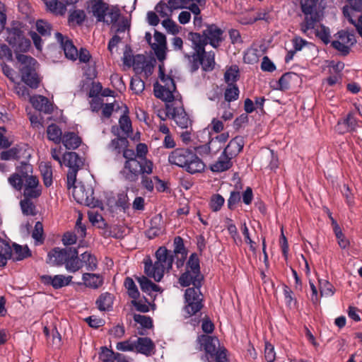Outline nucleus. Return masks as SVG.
<instances>
[{"mask_svg": "<svg viewBox=\"0 0 362 362\" xmlns=\"http://www.w3.org/2000/svg\"><path fill=\"white\" fill-rule=\"evenodd\" d=\"M188 39L192 42L194 50L192 54L185 53V57L190 64L192 71L198 70L199 66L205 71H212L216 65L215 53L213 51L206 52V43L197 34H189Z\"/></svg>", "mask_w": 362, "mask_h": 362, "instance_id": "1", "label": "nucleus"}, {"mask_svg": "<svg viewBox=\"0 0 362 362\" xmlns=\"http://www.w3.org/2000/svg\"><path fill=\"white\" fill-rule=\"evenodd\" d=\"M123 158L125 160L119 175L124 180L136 182L141 174L153 173V163L151 160H138L134 150H125Z\"/></svg>", "mask_w": 362, "mask_h": 362, "instance_id": "2", "label": "nucleus"}, {"mask_svg": "<svg viewBox=\"0 0 362 362\" xmlns=\"http://www.w3.org/2000/svg\"><path fill=\"white\" fill-rule=\"evenodd\" d=\"M168 162L171 165L183 168L190 174L202 173L205 169V164L202 160L189 148H175L170 153Z\"/></svg>", "mask_w": 362, "mask_h": 362, "instance_id": "3", "label": "nucleus"}, {"mask_svg": "<svg viewBox=\"0 0 362 362\" xmlns=\"http://www.w3.org/2000/svg\"><path fill=\"white\" fill-rule=\"evenodd\" d=\"M156 261L154 264L150 257L144 259V272L156 281H160L165 271L171 269L174 261L173 252L165 247H160L156 252Z\"/></svg>", "mask_w": 362, "mask_h": 362, "instance_id": "4", "label": "nucleus"}, {"mask_svg": "<svg viewBox=\"0 0 362 362\" xmlns=\"http://www.w3.org/2000/svg\"><path fill=\"white\" fill-rule=\"evenodd\" d=\"M197 341L200 349L205 351V356L202 357V360L208 362H229L227 350L220 346L217 337L203 334L198 337Z\"/></svg>", "mask_w": 362, "mask_h": 362, "instance_id": "5", "label": "nucleus"}, {"mask_svg": "<svg viewBox=\"0 0 362 362\" xmlns=\"http://www.w3.org/2000/svg\"><path fill=\"white\" fill-rule=\"evenodd\" d=\"M89 9L98 22H103L107 25H115L121 16L117 6H110L103 0H90Z\"/></svg>", "mask_w": 362, "mask_h": 362, "instance_id": "6", "label": "nucleus"}, {"mask_svg": "<svg viewBox=\"0 0 362 362\" xmlns=\"http://www.w3.org/2000/svg\"><path fill=\"white\" fill-rule=\"evenodd\" d=\"M159 78L161 83L156 81L153 84L154 95L167 103H175L177 100H182L180 93L176 90V86L173 78L165 74L160 66Z\"/></svg>", "mask_w": 362, "mask_h": 362, "instance_id": "7", "label": "nucleus"}, {"mask_svg": "<svg viewBox=\"0 0 362 362\" xmlns=\"http://www.w3.org/2000/svg\"><path fill=\"white\" fill-rule=\"evenodd\" d=\"M16 54V59L20 64L19 71L22 81L32 88L39 86L40 78L36 73L37 61L30 56L20 52Z\"/></svg>", "mask_w": 362, "mask_h": 362, "instance_id": "8", "label": "nucleus"}, {"mask_svg": "<svg viewBox=\"0 0 362 362\" xmlns=\"http://www.w3.org/2000/svg\"><path fill=\"white\" fill-rule=\"evenodd\" d=\"M6 42L12 47L16 53L26 52L30 47V41L24 35L19 23H13L6 29Z\"/></svg>", "mask_w": 362, "mask_h": 362, "instance_id": "9", "label": "nucleus"}, {"mask_svg": "<svg viewBox=\"0 0 362 362\" xmlns=\"http://www.w3.org/2000/svg\"><path fill=\"white\" fill-rule=\"evenodd\" d=\"M319 0H301L300 8L305 16L304 20L300 24V30L306 34L308 30L315 28L319 21V15L317 12V5Z\"/></svg>", "mask_w": 362, "mask_h": 362, "instance_id": "10", "label": "nucleus"}, {"mask_svg": "<svg viewBox=\"0 0 362 362\" xmlns=\"http://www.w3.org/2000/svg\"><path fill=\"white\" fill-rule=\"evenodd\" d=\"M62 164L69 168L67 173V187L75 184L78 170L83 166V161L76 152H66L62 156Z\"/></svg>", "mask_w": 362, "mask_h": 362, "instance_id": "11", "label": "nucleus"}, {"mask_svg": "<svg viewBox=\"0 0 362 362\" xmlns=\"http://www.w3.org/2000/svg\"><path fill=\"white\" fill-rule=\"evenodd\" d=\"M71 187H73V197L78 204H83L90 208H95L101 204V202L93 197V189L92 187L89 186L86 187L82 184L77 185L74 184L71 188Z\"/></svg>", "mask_w": 362, "mask_h": 362, "instance_id": "12", "label": "nucleus"}, {"mask_svg": "<svg viewBox=\"0 0 362 362\" xmlns=\"http://www.w3.org/2000/svg\"><path fill=\"white\" fill-rule=\"evenodd\" d=\"M335 39L331 42L333 48L343 56H346L351 51V47L356 43L354 33L347 30H340L335 35Z\"/></svg>", "mask_w": 362, "mask_h": 362, "instance_id": "13", "label": "nucleus"}, {"mask_svg": "<svg viewBox=\"0 0 362 362\" xmlns=\"http://www.w3.org/2000/svg\"><path fill=\"white\" fill-rule=\"evenodd\" d=\"M32 173V165L26 162H21L16 166V172L8 178V182L13 188L20 191L23 187V180L33 176Z\"/></svg>", "mask_w": 362, "mask_h": 362, "instance_id": "14", "label": "nucleus"}, {"mask_svg": "<svg viewBox=\"0 0 362 362\" xmlns=\"http://www.w3.org/2000/svg\"><path fill=\"white\" fill-rule=\"evenodd\" d=\"M223 31L221 28L211 24L207 25L202 34L198 33H189V34H197L204 40L206 45L210 44L213 47L217 48L223 40Z\"/></svg>", "mask_w": 362, "mask_h": 362, "instance_id": "15", "label": "nucleus"}, {"mask_svg": "<svg viewBox=\"0 0 362 362\" xmlns=\"http://www.w3.org/2000/svg\"><path fill=\"white\" fill-rule=\"evenodd\" d=\"M170 119L182 129H187L191 124L192 122L183 107L182 100H177L174 103Z\"/></svg>", "mask_w": 362, "mask_h": 362, "instance_id": "16", "label": "nucleus"}, {"mask_svg": "<svg viewBox=\"0 0 362 362\" xmlns=\"http://www.w3.org/2000/svg\"><path fill=\"white\" fill-rule=\"evenodd\" d=\"M358 127V121L353 112H349L346 116L339 119L336 125V131L344 134L348 132H356Z\"/></svg>", "mask_w": 362, "mask_h": 362, "instance_id": "17", "label": "nucleus"}, {"mask_svg": "<svg viewBox=\"0 0 362 362\" xmlns=\"http://www.w3.org/2000/svg\"><path fill=\"white\" fill-rule=\"evenodd\" d=\"M72 276L57 275H42L40 277V281L45 286H51L54 289H59L69 285L72 280Z\"/></svg>", "mask_w": 362, "mask_h": 362, "instance_id": "18", "label": "nucleus"}, {"mask_svg": "<svg viewBox=\"0 0 362 362\" xmlns=\"http://www.w3.org/2000/svg\"><path fill=\"white\" fill-rule=\"evenodd\" d=\"M55 38L59 43L61 48L64 50L66 57L73 61L76 60L78 58V50L72 41L58 32L55 33Z\"/></svg>", "mask_w": 362, "mask_h": 362, "instance_id": "19", "label": "nucleus"}, {"mask_svg": "<svg viewBox=\"0 0 362 362\" xmlns=\"http://www.w3.org/2000/svg\"><path fill=\"white\" fill-rule=\"evenodd\" d=\"M23 196L25 198H37L41 194L39 181L35 176H31L23 180Z\"/></svg>", "mask_w": 362, "mask_h": 362, "instance_id": "20", "label": "nucleus"}, {"mask_svg": "<svg viewBox=\"0 0 362 362\" xmlns=\"http://www.w3.org/2000/svg\"><path fill=\"white\" fill-rule=\"evenodd\" d=\"M199 276H197V274H194V272L186 269L179 278V283L183 287H187L192 284L193 288L202 287V282L204 279V276L202 274H199Z\"/></svg>", "mask_w": 362, "mask_h": 362, "instance_id": "21", "label": "nucleus"}, {"mask_svg": "<svg viewBox=\"0 0 362 362\" xmlns=\"http://www.w3.org/2000/svg\"><path fill=\"white\" fill-rule=\"evenodd\" d=\"M71 250L72 248H54L48 253L49 262L57 266L65 265Z\"/></svg>", "mask_w": 362, "mask_h": 362, "instance_id": "22", "label": "nucleus"}, {"mask_svg": "<svg viewBox=\"0 0 362 362\" xmlns=\"http://www.w3.org/2000/svg\"><path fill=\"white\" fill-rule=\"evenodd\" d=\"M156 346L153 341L148 337H138L135 340V351L146 356L155 353Z\"/></svg>", "mask_w": 362, "mask_h": 362, "instance_id": "23", "label": "nucleus"}, {"mask_svg": "<svg viewBox=\"0 0 362 362\" xmlns=\"http://www.w3.org/2000/svg\"><path fill=\"white\" fill-rule=\"evenodd\" d=\"M30 102L33 107L40 112L50 114L53 111L52 104L45 96L40 95H33L30 97Z\"/></svg>", "mask_w": 362, "mask_h": 362, "instance_id": "24", "label": "nucleus"}, {"mask_svg": "<svg viewBox=\"0 0 362 362\" xmlns=\"http://www.w3.org/2000/svg\"><path fill=\"white\" fill-rule=\"evenodd\" d=\"M244 144V139L242 136H235L230 141L223 152L233 158L243 150Z\"/></svg>", "mask_w": 362, "mask_h": 362, "instance_id": "25", "label": "nucleus"}, {"mask_svg": "<svg viewBox=\"0 0 362 362\" xmlns=\"http://www.w3.org/2000/svg\"><path fill=\"white\" fill-rule=\"evenodd\" d=\"M66 269L69 272L75 273L83 267L81 258L78 257L76 249H72L65 264Z\"/></svg>", "mask_w": 362, "mask_h": 362, "instance_id": "26", "label": "nucleus"}, {"mask_svg": "<svg viewBox=\"0 0 362 362\" xmlns=\"http://www.w3.org/2000/svg\"><path fill=\"white\" fill-rule=\"evenodd\" d=\"M84 285L93 289H98L103 284L104 279L102 275L93 273H84L82 276Z\"/></svg>", "mask_w": 362, "mask_h": 362, "instance_id": "27", "label": "nucleus"}, {"mask_svg": "<svg viewBox=\"0 0 362 362\" xmlns=\"http://www.w3.org/2000/svg\"><path fill=\"white\" fill-rule=\"evenodd\" d=\"M231 159L223 152L218 160L210 165L211 170L214 173H221L230 169L233 165Z\"/></svg>", "mask_w": 362, "mask_h": 362, "instance_id": "28", "label": "nucleus"}, {"mask_svg": "<svg viewBox=\"0 0 362 362\" xmlns=\"http://www.w3.org/2000/svg\"><path fill=\"white\" fill-rule=\"evenodd\" d=\"M154 40L156 42L151 45V47L154 49L158 59H161L164 57L165 49H166L165 35L160 32L156 31L154 33Z\"/></svg>", "mask_w": 362, "mask_h": 362, "instance_id": "29", "label": "nucleus"}, {"mask_svg": "<svg viewBox=\"0 0 362 362\" xmlns=\"http://www.w3.org/2000/svg\"><path fill=\"white\" fill-rule=\"evenodd\" d=\"M88 219H89L90 222L93 226H95L98 228H102V229H106V228L107 227V223L105 222V221L104 220V218H103L101 214H100L99 213L95 212V211H88ZM103 235L105 238L113 236L112 235L111 232L107 230H105L103 232Z\"/></svg>", "mask_w": 362, "mask_h": 362, "instance_id": "30", "label": "nucleus"}, {"mask_svg": "<svg viewBox=\"0 0 362 362\" xmlns=\"http://www.w3.org/2000/svg\"><path fill=\"white\" fill-rule=\"evenodd\" d=\"M31 256V251L27 245L22 246L17 243L13 244L11 259L13 261H21Z\"/></svg>", "mask_w": 362, "mask_h": 362, "instance_id": "31", "label": "nucleus"}, {"mask_svg": "<svg viewBox=\"0 0 362 362\" xmlns=\"http://www.w3.org/2000/svg\"><path fill=\"white\" fill-rule=\"evenodd\" d=\"M66 148L76 149L81 144V139L74 132H65L63 135V139L62 141Z\"/></svg>", "mask_w": 362, "mask_h": 362, "instance_id": "32", "label": "nucleus"}, {"mask_svg": "<svg viewBox=\"0 0 362 362\" xmlns=\"http://www.w3.org/2000/svg\"><path fill=\"white\" fill-rule=\"evenodd\" d=\"M134 320L140 325L141 328L139 329L138 334L140 335H145L146 329H151L153 327V320L151 317L140 314L134 315Z\"/></svg>", "mask_w": 362, "mask_h": 362, "instance_id": "33", "label": "nucleus"}, {"mask_svg": "<svg viewBox=\"0 0 362 362\" xmlns=\"http://www.w3.org/2000/svg\"><path fill=\"white\" fill-rule=\"evenodd\" d=\"M298 75L293 72H288L284 74L277 81L276 89L281 90H286L290 88L291 82L296 81Z\"/></svg>", "mask_w": 362, "mask_h": 362, "instance_id": "34", "label": "nucleus"}, {"mask_svg": "<svg viewBox=\"0 0 362 362\" xmlns=\"http://www.w3.org/2000/svg\"><path fill=\"white\" fill-rule=\"evenodd\" d=\"M47 134L49 140L56 144H59L62 141V131L56 124H51L47 127Z\"/></svg>", "mask_w": 362, "mask_h": 362, "instance_id": "35", "label": "nucleus"}, {"mask_svg": "<svg viewBox=\"0 0 362 362\" xmlns=\"http://www.w3.org/2000/svg\"><path fill=\"white\" fill-rule=\"evenodd\" d=\"M136 280L140 285L141 291L147 294L150 295L152 292H156L160 290L158 285L144 276L136 277Z\"/></svg>", "mask_w": 362, "mask_h": 362, "instance_id": "36", "label": "nucleus"}, {"mask_svg": "<svg viewBox=\"0 0 362 362\" xmlns=\"http://www.w3.org/2000/svg\"><path fill=\"white\" fill-rule=\"evenodd\" d=\"M185 302L203 303L204 297L199 288H188L185 292Z\"/></svg>", "mask_w": 362, "mask_h": 362, "instance_id": "37", "label": "nucleus"}, {"mask_svg": "<svg viewBox=\"0 0 362 362\" xmlns=\"http://www.w3.org/2000/svg\"><path fill=\"white\" fill-rule=\"evenodd\" d=\"M144 59V57L143 55H136L134 57L130 53L125 52L124 53V56L122 58L124 65L131 67L133 66L134 69L138 72L139 69V63L141 60Z\"/></svg>", "mask_w": 362, "mask_h": 362, "instance_id": "38", "label": "nucleus"}, {"mask_svg": "<svg viewBox=\"0 0 362 362\" xmlns=\"http://www.w3.org/2000/svg\"><path fill=\"white\" fill-rule=\"evenodd\" d=\"M96 304L100 310H109L113 304L112 295L107 292L102 293L96 300Z\"/></svg>", "mask_w": 362, "mask_h": 362, "instance_id": "39", "label": "nucleus"}, {"mask_svg": "<svg viewBox=\"0 0 362 362\" xmlns=\"http://www.w3.org/2000/svg\"><path fill=\"white\" fill-rule=\"evenodd\" d=\"M47 8L52 13L57 15H64L66 13V7L62 2L58 0H42Z\"/></svg>", "mask_w": 362, "mask_h": 362, "instance_id": "40", "label": "nucleus"}, {"mask_svg": "<svg viewBox=\"0 0 362 362\" xmlns=\"http://www.w3.org/2000/svg\"><path fill=\"white\" fill-rule=\"evenodd\" d=\"M129 145V141L125 137H117L112 139L109 145L110 148L113 151H115L117 153H122L125 150H130L127 148Z\"/></svg>", "mask_w": 362, "mask_h": 362, "instance_id": "41", "label": "nucleus"}, {"mask_svg": "<svg viewBox=\"0 0 362 362\" xmlns=\"http://www.w3.org/2000/svg\"><path fill=\"white\" fill-rule=\"evenodd\" d=\"M40 170L42 176L44 185L49 187L52 184V168L49 163H44L40 165Z\"/></svg>", "mask_w": 362, "mask_h": 362, "instance_id": "42", "label": "nucleus"}, {"mask_svg": "<svg viewBox=\"0 0 362 362\" xmlns=\"http://www.w3.org/2000/svg\"><path fill=\"white\" fill-rule=\"evenodd\" d=\"M170 8L174 10L185 8L191 1H196L201 6H205L206 0H168Z\"/></svg>", "mask_w": 362, "mask_h": 362, "instance_id": "43", "label": "nucleus"}, {"mask_svg": "<svg viewBox=\"0 0 362 362\" xmlns=\"http://www.w3.org/2000/svg\"><path fill=\"white\" fill-rule=\"evenodd\" d=\"M203 306V303L199 304L197 301L196 303L185 301V306L183 308L185 317L187 318L192 315H195L202 310Z\"/></svg>", "mask_w": 362, "mask_h": 362, "instance_id": "44", "label": "nucleus"}, {"mask_svg": "<svg viewBox=\"0 0 362 362\" xmlns=\"http://www.w3.org/2000/svg\"><path fill=\"white\" fill-rule=\"evenodd\" d=\"M81 262L83 265L84 264L86 269L90 272H93L97 269L98 261L95 256L92 255L89 252H84L81 255Z\"/></svg>", "mask_w": 362, "mask_h": 362, "instance_id": "45", "label": "nucleus"}, {"mask_svg": "<svg viewBox=\"0 0 362 362\" xmlns=\"http://www.w3.org/2000/svg\"><path fill=\"white\" fill-rule=\"evenodd\" d=\"M22 148L13 147L8 150L4 151L0 153V158L2 160H18L22 156Z\"/></svg>", "mask_w": 362, "mask_h": 362, "instance_id": "46", "label": "nucleus"}, {"mask_svg": "<svg viewBox=\"0 0 362 362\" xmlns=\"http://www.w3.org/2000/svg\"><path fill=\"white\" fill-rule=\"evenodd\" d=\"M11 247L7 242L0 243V267H4L11 259Z\"/></svg>", "mask_w": 362, "mask_h": 362, "instance_id": "47", "label": "nucleus"}, {"mask_svg": "<svg viewBox=\"0 0 362 362\" xmlns=\"http://www.w3.org/2000/svg\"><path fill=\"white\" fill-rule=\"evenodd\" d=\"M124 287L127 290V293L132 299H138L140 293L134 280L131 277H127L124 283Z\"/></svg>", "mask_w": 362, "mask_h": 362, "instance_id": "48", "label": "nucleus"}, {"mask_svg": "<svg viewBox=\"0 0 362 362\" xmlns=\"http://www.w3.org/2000/svg\"><path fill=\"white\" fill-rule=\"evenodd\" d=\"M173 105L174 103H166L165 108H157L156 106L153 104L154 112L161 120L165 121L167 118L170 119Z\"/></svg>", "mask_w": 362, "mask_h": 362, "instance_id": "49", "label": "nucleus"}, {"mask_svg": "<svg viewBox=\"0 0 362 362\" xmlns=\"http://www.w3.org/2000/svg\"><path fill=\"white\" fill-rule=\"evenodd\" d=\"M238 87L233 83H229L224 93L226 101L230 103L238 100L239 96Z\"/></svg>", "mask_w": 362, "mask_h": 362, "instance_id": "50", "label": "nucleus"}, {"mask_svg": "<svg viewBox=\"0 0 362 362\" xmlns=\"http://www.w3.org/2000/svg\"><path fill=\"white\" fill-rule=\"evenodd\" d=\"M186 269L194 272V274H197V276H199L200 266L199 259L196 253H192L187 261Z\"/></svg>", "mask_w": 362, "mask_h": 362, "instance_id": "51", "label": "nucleus"}, {"mask_svg": "<svg viewBox=\"0 0 362 362\" xmlns=\"http://www.w3.org/2000/svg\"><path fill=\"white\" fill-rule=\"evenodd\" d=\"M155 11L161 18H168L173 13V10L170 8L168 2L166 4L163 1H160L156 4Z\"/></svg>", "mask_w": 362, "mask_h": 362, "instance_id": "52", "label": "nucleus"}, {"mask_svg": "<svg viewBox=\"0 0 362 362\" xmlns=\"http://www.w3.org/2000/svg\"><path fill=\"white\" fill-rule=\"evenodd\" d=\"M320 290L321 296H332L335 289L331 283L325 279L319 280Z\"/></svg>", "mask_w": 362, "mask_h": 362, "instance_id": "53", "label": "nucleus"}, {"mask_svg": "<svg viewBox=\"0 0 362 362\" xmlns=\"http://www.w3.org/2000/svg\"><path fill=\"white\" fill-rule=\"evenodd\" d=\"M86 18V13L83 10H74L69 14V23L70 24L81 25Z\"/></svg>", "mask_w": 362, "mask_h": 362, "instance_id": "54", "label": "nucleus"}, {"mask_svg": "<svg viewBox=\"0 0 362 362\" xmlns=\"http://www.w3.org/2000/svg\"><path fill=\"white\" fill-rule=\"evenodd\" d=\"M116 353L107 346H102L99 358L103 362H115Z\"/></svg>", "mask_w": 362, "mask_h": 362, "instance_id": "55", "label": "nucleus"}, {"mask_svg": "<svg viewBox=\"0 0 362 362\" xmlns=\"http://www.w3.org/2000/svg\"><path fill=\"white\" fill-rule=\"evenodd\" d=\"M116 349L119 351H135V340L130 339L122 341H119L116 344Z\"/></svg>", "mask_w": 362, "mask_h": 362, "instance_id": "56", "label": "nucleus"}, {"mask_svg": "<svg viewBox=\"0 0 362 362\" xmlns=\"http://www.w3.org/2000/svg\"><path fill=\"white\" fill-rule=\"evenodd\" d=\"M131 89L136 93H141L145 88V83L139 77H133L130 83Z\"/></svg>", "mask_w": 362, "mask_h": 362, "instance_id": "57", "label": "nucleus"}, {"mask_svg": "<svg viewBox=\"0 0 362 362\" xmlns=\"http://www.w3.org/2000/svg\"><path fill=\"white\" fill-rule=\"evenodd\" d=\"M36 29L37 32L43 36L51 35V25L45 21L38 20L36 22Z\"/></svg>", "mask_w": 362, "mask_h": 362, "instance_id": "58", "label": "nucleus"}, {"mask_svg": "<svg viewBox=\"0 0 362 362\" xmlns=\"http://www.w3.org/2000/svg\"><path fill=\"white\" fill-rule=\"evenodd\" d=\"M226 81L229 83H233L238 80V68L237 66H230L228 69L224 74Z\"/></svg>", "mask_w": 362, "mask_h": 362, "instance_id": "59", "label": "nucleus"}, {"mask_svg": "<svg viewBox=\"0 0 362 362\" xmlns=\"http://www.w3.org/2000/svg\"><path fill=\"white\" fill-rule=\"evenodd\" d=\"M32 237L36 241V244H42L43 243V226L41 222H36L32 233Z\"/></svg>", "mask_w": 362, "mask_h": 362, "instance_id": "60", "label": "nucleus"}, {"mask_svg": "<svg viewBox=\"0 0 362 362\" xmlns=\"http://www.w3.org/2000/svg\"><path fill=\"white\" fill-rule=\"evenodd\" d=\"M30 198H25L21 202V206L22 211L24 214L28 215H35V206L33 203L30 201Z\"/></svg>", "mask_w": 362, "mask_h": 362, "instance_id": "61", "label": "nucleus"}, {"mask_svg": "<svg viewBox=\"0 0 362 362\" xmlns=\"http://www.w3.org/2000/svg\"><path fill=\"white\" fill-rule=\"evenodd\" d=\"M173 252V255L175 254H179L180 256L184 257L187 255V252L185 248L183 240L181 237L177 236L174 239V250L172 251Z\"/></svg>", "mask_w": 362, "mask_h": 362, "instance_id": "62", "label": "nucleus"}, {"mask_svg": "<svg viewBox=\"0 0 362 362\" xmlns=\"http://www.w3.org/2000/svg\"><path fill=\"white\" fill-rule=\"evenodd\" d=\"M283 293L285 299V303L287 306L291 308L292 305H296V300L293 296V292L288 286L284 285Z\"/></svg>", "mask_w": 362, "mask_h": 362, "instance_id": "63", "label": "nucleus"}, {"mask_svg": "<svg viewBox=\"0 0 362 362\" xmlns=\"http://www.w3.org/2000/svg\"><path fill=\"white\" fill-rule=\"evenodd\" d=\"M224 199L220 194H215L212 196L210 202V207L213 211H218L221 209L224 204Z\"/></svg>", "mask_w": 362, "mask_h": 362, "instance_id": "64", "label": "nucleus"}]
</instances>
